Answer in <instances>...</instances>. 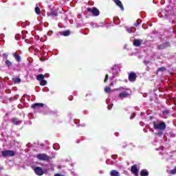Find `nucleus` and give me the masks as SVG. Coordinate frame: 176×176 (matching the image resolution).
<instances>
[{
	"label": "nucleus",
	"instance_id": "obj_1",
	"mask_svg": "<svg viewBox=\"0 0 176 176\" xmlns=\"http://www.w3.org/2000/svg\"><path fill=\"white\" fill-rule=\"evenodd\" d=\"M153 124L154 130H159L160 131H164L167 127L166 122L160 120L153 122Z\"/></svg>",
	"mask_w": 176,
	"mask_h": 176
},
{
	"label": "nucleus",
	"instance_id": "obj_2",
	"mask_svg": "<svg viewBox=\"0 0 176 176\" xmlns=\"http://www.w3.org/2000/svg\"><path fill=\"white\" fill-rule=\"evenodd\" d=\"M36 158L38 160H42L43 162H49L52 157L47 155L46 153H40L36 155Z\"/></svg>",
	"mask_w": 176,
	"mask_h": 176
},
{
	"label": "nucleus",
	"instance_id": "obj_3",
	"mask_svg": "<svg viewBox=\"0 0 176 176\" xmlns=\"http://www.w3.org/2000/svg\"><path fill=\"white\" fill-rule=\"evenodd\" d=\"M1 155L3 157H12L16 156V153L12 150H6L1 151Z\"/></svg>",
	"mask_w": 176,
	"mask_h": 176
},
{
	"label": "nucleus",
	"instance_id": "obj_4",
	"mask_svg": "<svg viewBox=\"0 0 176 176\" xmlns=\"http://www.w3.org/2000/svg\"><path fill=\"white\" fill-rule=\"evenodd\" d=\"M87 12L89 13H92L94 16H99L100 15V10L97 9V8L94 7L93 8H88L87 9Z\"/></svg>",
	"mask_w": 176,
	"mask_h": 176
},
{
	"label": "nucleus",
	"instance_id": "obj_5",
	"mask_svg": "<svg viewBox=\"0 0 176 176\" xmlns=\"http://www.w3.org/2000/svg\"><path fill=\"white\" fill-rule=\"evenodd\" d=\"M170 46H171V45L170 44V42L166 41L164 43L158 45L157 50H164V49H167V47H170Z\"/></svg>",
	"mask_w": 176,
	"mask_h": 176
},
{
	"label": "nucleus",
	"instance_id": "obj_6",
	"mask_svg": "<svg viewBox=\"0 0 176 176\" xmlns=\"http://www.w3.org/2000/svg\"><path fill=\"white\" fill-rule=\"evenodd\" d=\"M139 171H140V169H138V165L134 164L131 166V173H132V174H134L135 176H138Z\"/></svg>",
	"mask_w": 176,
	"mask_h": 176
},
{
	"label": "nucleus",
	"instance_id": "obj_7",
	"mask_svg": "<svg viewBox=\"0 0 176 176\" xmlns=\"http://www.w3.org/2000/svg\"><path fill=\"white\" fill-rule=\"evenodd\" d=\"M129 82H135L137 80V74L134 72H130L128 76Z\"/></svg>",
	"mask_w": 176,
	"mask_h": 176
},
{
	"label": "nucleus",
	"instance_id": "obj_8",
	"mask_svg": "<svg viewBox=\"0 0 176 176\" xmlns=\"http://www.w3.org/2000/svg\"><path fill=\"white\" fill-rule=\"evenodd\" d=\"M34 173L36 175L42 176L45 174L43 169L39 166H36L34 168Z\"/></svg>",
	"mask_w": 176,
	"mask_h": 176
},
{
	"label": "nucleus",
	"instance_id": "obj_9",
	"mask_svg": "<svg viewBox=\"0 0 176 176\" xmlns=\"http://www.w3.org/2000/svg\"><path fill=\"white\" fill-rule=\"evenodd\" d=\"M126 90H129V92H122L120 94V98H126L127 97H130V96L131 95V90H130L129 89H126Z\"/></svg>",
	"mask_w": 176,
	"mask_h": 176
},
{
	"label": "nucleus",
	"instance_id": "obj_10",
	"mask_svg": "<svg viewBox=\"0 0 176 176\" xmlns=\"http://www.w3.org/2000/svg\"><path fill=\"white\" fill-rule=\"evenodd\" d=\"M142 42H144L142 39H135L133 42V45L135 47H140V46L142 45Z\"/></svg>",
	"mask_w": 176,
	"mask_h": 176
},
{
	"label": "nucleus",
	"instance_id": "obj_11",
	"mask_svg": "<svg viewBox=\"0 0 176 176\" xmlns=\"http://www.w3.org/2000/svg\"><path fill=\"white\" fill-rule=\"evenodd\" d=\"M39 107L43 108L45 107V104L43 103H35L32 104L31 108L32 109H36V108H39Z\"/></svg>",
	"mask_w": 176,
	"mask_h": 176
},
{
	"label": "nucleus",
	"instance_id": "obj_12",
	"mask_svg": "<svg viewBox=\"0 0 176 176\" xmlns=\"http://www.w3.org/2000/svg\"><path fill=\"white\" fill-rule=\"evenodd\" d=\"M113 1L115 2L116 5H117V6H119L121 10H124V7H123V3H122L120 0H113Z\"/></svg>",
	"mask_w": 176,
	"mask_h": 176
},
{
	"label": "nucleus",
	"instance_id": "obj_13",
	"mask_svg": "<svg viewBox=\"0 0 176 176\" xmlns=\"http://www.w3.org/2000/svg\"><path fill=\"white\" fill-rule=\"evenodd\" d=\"M12 122L15 126H18V124H21V120H19L17 118H14L12 120Z\"/></svg>",
	"mask_w": 176,
	"mask_h": 176
},
{
	"label": "nucleus",
	"instance_id": "obj_14",
	"mask_svg": "<svg viewBox=\"0 0 176 176\" xmlns=\"http://www.w3.org/2000/svg\"><path fill=\"white\" fill-rule=\"evenodd\" d=\"M111 176H120V173L116 170H111L110 171Z\"/></svg>",
	"mask_w": 176,
	"mask_h": 176
},
{
	"label": "nucleus",
	"instance_id": "obj_15",
	"mask_svg": "<svg viewBox=\"0 0 176 176\" xmlns=\"http://www.w3.org/2000/svg\"><path fill=\"white\" fill-rule=\"evenodd\" d=\"M13 57H14L16 61H17L18 63H20V61H21V57L20 56V55L14 53L12 54Z\"/></svg>",
	"mask_w": 176,
	"mask_h": 176
},
{
	"label": "nucleus",
	"instance_id": "obj_16",
	"mask_svg": "<svg viewBox=\"0 0 176 176\" xmlns=\"http://www.w3.org/2000/svg\"><path fill=\"white\" fill-rule=\"evenodd\" d=\"M60 34L63 36H69V35H71V32H69V30H65L63 32H60Z\"/></svg>",
	"mask_w": 176,
	"mask_h": 176
},
{
	"label": "nucleus",
	"instance_id": "obj_17",
	"mask_svg": "<svg viewBox=\"0 0 176 176\" xmlns=\"http://www.w3.org/2000/svg\"><path fill=\"white\" fill-rule=\"evenodd\" d=\"M149 175V172L146 170H142L140 171V176H148Z\"/></svg>",
	"mask_w": 176,
	"mask_h": 176
},
{
	"label": "nucleus",
	"instance_id": "obj_18",
	"mask_svg": "<svg viewBox=\"0 0 176 176\" xmlns=\"http://www.w3.org/2000/svg\"><path fill=\"white\" fill-rule=\"evenodd\" d=\"M50 16H52V17H57V16H58V12L57 10L52 11Z\"/></svg>",
	"mask_w": 176,
	"mask_h": 176
},
{
	"label": "nucleus",
	"instance_id": "obj_19",
	"mask_svg": "<svg viewBox=\"0 0 176 176\" xmlns=\"http://www.w3.org/2000/svg\"><path fill=\"white\" fill-rule=\"evenodd\" d=\"M36 79L41 82V80H43V79H45V75L42 74H38L36 76Z\"/></svg>",
	"mask_w": 176,
	"mask_h": 176
},
{
	"label": "nucleus",
	"instance_id": "obj_20",
	"mask_svg": "<svg viewBox=\"0 0 176 176\" xmlns=\"http://www.w3.org/2000/svg\"><path fill=\"white\" fill-rule=\"evenodd\" d=\"M34 12L35 13H36V14H41V8H39V7H38V5H36L35 9H34Z\"/></svg>",
	"mask_w": 176,
	"mask_h": 176
},
{
	"label": "nucleus",
	"instance_id": "obj_21",
	"mask_svg": "<svg viewBox=\"0 0 176 176\" xmlns=\"http://www.w3.org/2000/svg\"><path fill=\"white\" fill-rule=\"evenodd\" d=\"M14 83H20L21 82V79L20 78H12Z\"/></svg>",
	"mask_w": 176,
	"mask_h": 176
},
{
	"label": "nucleus",
	"instance_id": "obj_22",
	"mask_svg": "<svg viewBox=\"0 0 176 176\" xmlns=\"http://www.w3.org/2000/svg\"><path fill=\"white\" fill-rule=\"evenodd\" d=\"M41 86H46L47 85V81L46 80L43 79L40 81Z\"/></svg>",
	"mask_w": 176,
	"mask_h": 176
},
{
	"label": "nucleus",
	"instance_id": "obj_23",
	"mask_svg": "<svg viewBox=\"0 0 176 176\" xmlns=\"http://www.w3.org/2000/svg\"><path fill=\"white\" fill-rule=\"evenodd\" d=\"M166 70V67H162L157 69V72H164V71Z\"/></svg>",
	"mask_w": 176,
	"mask_h": 176
},
{
	"label": "nucleus",
	"instance_id": "obj_24",
	"mask_svg": "<svg viewBox=\"0 0 176 176\" xmlns=\"http://www.w3.org/2000/svg\"><path fill=\"white\" fill-rule=\"evenodd\" d=\"M169 174H171L172 175H175L176 174V166L174 169H172L170 170Z\"/></svg>",
	"mask_w": 176,
	"mask_h": 176
},
{
	"label": "nucleus",
	"instance_id": "obj_25",
	"mask_svg": "<svg viewBox=\"0 0 176 176\" xmlns=\"http://www.w3.org/2000/svg\"><path fill=\"white\" fill-rule=\"evenodd\" d=\"M111 87H104V91H105V93H111Z\"/></svg>",
	"mask_w": 176,
	"mask_h": 176
},
{
	"label": "nucleus",
	"instance_id": "obj_26",
	"mask_svg": "<svg viewBox=\"0 0 176 176\" xmlns=\"http://www.w3.org/2000/svg\"><path fill=\"white\" fill-rule=\"evenodd\" d=\"M5 63L8 67H12V62H10L9 60L7 59Z\"/></svg>",
	"mask_w": 176,
	"mask_h": 176
},
{
	"label": "nucleus",
	"instance_id": "obj_27",
	"mask_svg": "<svg viewBox=\"0 0 176 176\" xmlns=\"http://www.w3.org/2000/svg\"><path fill=\"white\" fill-rule=\"evenodd\" d=\"M163 115H170V110H164L163 111Z\"/></svg>",
	"mask_w": 176,
	"mask_h": 176
},
{
	"label": "nucleus",
	"instance_id": "obj_28",
	"mask_svg": "<svg viewBox=\"0 0 176 176\" xmlns=\"http://www.w3.org/2000/svg\"><path fill=\"white\" fill-rule=\"evenodd\" d=\"M108 79H109V76H108V74H106L105 78H104V83H107L108 82Z\"/></svg>",
	"mask_w": 176,
	"mask_h": 176
},
{
	"label": "nucleus",
	"instance_id": "obj_29",
	"mask_svg": "<svg viewBox=\"0 0 176 176\" xmlns=\"http://www.w3.org/2000/svg\"><path fill=\"white\" fill-rule=\"evenodd\" d=\"M155 135H158L159 137H162V135H163V132L160 131V132L155 133Z\"/></svg>",
	"mask_w": 176,
	"mask_h": 176
},
{
	"label": "nucleus",
	"instance_id": "obj_30",
	"mask_svg": "<svg viewBox=\"0 0 176 176\" xmlns=\"http://www.w3.org/2000/svg\"><path fill=\"white\" fill-rule=\"evenodd\" d=\"M3 57L5 58V60H8V54H3Z\"/></svg>",
	"mask_w": 176,
	"mask_h": 176
},
{
	"label": "nucleus",
	"instance_id": "obj_31",
	"mask_svg": "<svg viewBox=\"0 0 176 176\" xmlns=\"http://www.w3.org/2000/svg\"><path fill=\"white\" fill-rule=\"evenodd\" d=\"M138 20L136 21V22L134 23L135 27H138L139 25Z\"/></svg>",
	"mask_w": 176,
	"mask_h": 176
},
{
	"label": "nucleus",
	"instance_id": "obj_32",
	"mask_svg": "<svg viewBox=\"0 0 176 176\" xmlns=\"http://www.w3.org/2000/svg\"><path fill=\"white\" fill-rule=\"evenodd\" d=\"M127 32H129V34H131V32H133V30H131V28H129L127 29Z\"/></svg>",
	"mask_w": 176,
	"mask_h": 176
},
{
	"label": "nucleus",
	"instance_id": "obj_33",
	"mask_svg": "<svg viewBox=\"0 0 176 176\" xmlns=\"http://www.w3.org/2000/svg\"><path fill=\"white\" fill-rule=\"evenodd\" d=\"M135 118V113H133V115L131 116L130 119H134Z\"/></svg>",
	"mask_w": 176,
	"mask_h": 176
},
{
	"label": "nucleus",
	"instance_id": "obj_34",
	"mask_svg": "<svg viewBox=\"0 0 176 176\" xmlns=\"http://www.w3.org/2000/svg\"><path fill=\"white\" fill-rule=\"evenodd\" d=\"M41 61H45V59H43V58H40Z\"/></svg>",
	"mask_w": 176,
	"mask_h": 176
},
{
	"label": "nucleus",
	"instance_id": "obj_35",
	"mask_svg": "<svg viewBox=\"0 0 176 176\" xmlns=\"http://www.w3.org/2000/svg\"><path fill=\"white\" fill-rule=\"evenodd\" d=\"M110 86H113V82H111Z\"/></svg>",
	"mask_w": 176,
	"mask_h": 176
},
{
	"label": "nucleus",
	"instance_id": "obj_36",
	"mask_svg": "<svg viewBox=\"0 0 176 176\" xmlns=\"http://www.w3.org/2000/svg\"><path fill=\"white\" fill-rule=\"evenodd\" d=\"M150 119H153V117L151 116V117H150Z\"/></svg>",
	"mask_w": 176,
	"mask_h": 176
},
{
	"label": "nucleus",
	"instance_id": "obj_37",
	"mask_svg": "<svg viewBox=\"0 0 176 176\" xmlns=\"http://www.w3.org/2000/svg\"><path fill=\"white\" fill-rule=\"evenodd\" d=\"M1 170H2V168L0 167V171H1Z\"/></svg>",
	"mask_w": 176,
	"mask_h": 176
},
{
	"label": "nucleus",
	"instance_id": "obj_38",
	"mask_svg": "<svg viewBox=\"0 0 176 176\" xmlns=\"http://www.w3.org/2000/svg\"><path fill=\"white\" fill-rule=\"evenodd\" d=\"M122 89H124V88L122 87Z\"/></svg>",
	"mask_w": 176,
	"mask_h": 176
},
{
	"label": "nucleus",
	"instance_id": "obj_39",
	"mask_svg": "<svg viewBox=\"0 0 176 176\" xmlns=\"http://www.w3.org/2000/svg\"><path fill=\"white\" fill-rule=\"evenodd\" d=\"M0 89H1V85H0Z\"/></svg>",
	"mask_w": 176,
	"mask_h": 176
}]
</instances>
